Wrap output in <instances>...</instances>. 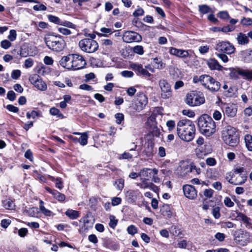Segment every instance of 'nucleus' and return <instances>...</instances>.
Returning a JSON list of instances; mask_svg holds the SVG:
<instances>
[{
  "instance_id": "32",
  "label": "nucleus",
  "mask_w": 252,
  "mask_h": 252,
  "mask_svg": "<svg viewBox=\"0 0 252 252\" xmlns=\"http://www.w3.org/2000/svg\"><path fill=\"white\" fill-rule=\"evenodd\" d=\"M2 206L5 209L9 210H15L16 205L13 200L6 199L2 201Z\"/></svg>"
},
{
  "instance_id": "56",
  "label": "nucleus",
  "mask_w": 252,
  "mask_h": 252,
  "mask_svg": "<svg viewBox=\"0 0 252 252\" xmlns=\"http://www.w3.org/2000/svg\"><path fill=\"white\" fill-rule=\"evenodd\" d=\"M127 231L128 234L134 235L137 232V229L134 225H131L127 228Z\"/></svg>"
},
{
  "instance_id": "24",
  "label": "nucleus",
  "mask_w": 252,
  "mask_h": 252,
  "mask_svg": "<svg viewBox=\"0 0 252 252\" xmlns=\"http://www.w3.org/2000/svg\"><path fill=\"white\" fill-rule=\"evenodd\" d=\"M140 194L138 189H129L126 191V196L129 202L134 203Z\"/></svg>"
},
{
  "instance_id": "19",
  "label": "nucleus",
  "mask_w": 252,
  "mask_h": 252,
  "mask_svg": "<svg viewBox=\"0 0 252 252\" xmlns=\"http://www.w3.org/2000/svg\"><path fill=\"white\" fill-rule=\"evenodd\" d=\"M73 70H77L85 67L86 61L82 56L73 54Z\"/></svg>"
},
{
  "instance_id": "43",
  "label": "nucleus",
  "mask_w": 252,
  "mask_h": 252,
  "mask_svg": "<svg viewBox=\"0 0 252 252\" xmlns=\"http://www.w3.org/2000/svg\"><path fill=\"white\" fill-rule=\"evenodd\" d=\"M199 11L202 14H205L211 12V8L206 4H202L198 6Z\"/></svg>"
},
{
  "instance_id": "55",
  "label": "nucleus",
  "mask_w": 252,
  "mask_h": 252,
  "mask_svg": "<svg viewBox=\"0 0 252 252\" xmlns=\"http://www.w3.org/2000/svg\"><path fill=\"white\" fill-rule=\"evenodd\" d=\"M217 57L223 62L227 63L228 61V57L223 53H216Z\"/></svg>"
},
{
  "instance_id": "8",
  "label": "nucleus",
  "mask_w": 252,
  "mask_h": 252,
  "mask_svg": "<svg viewBox=\"0 0 252 252\" xmlns=\"http://www.w3.org/2000/svg\"><path fill=\"white\" fill-rule=\"evenodd\" d=\"M80 49L84 52L93 53L95 52L98 48L97 42L92 38H84L79 42Z\"/></svg>"
},
{
  "instance_id": "14",
  "label": "nucleus",
  "mask_w": 252,
  "mask_h": 252,
  "mask_svg": "<svg viewBox=\"0 0 252 252\" xmlns=\"http://www.w3.org/2000/svg\"><path fill=\"white\" fill-rule=\"evenodd\" d=\"M123 40L126 43L140 42L142 40L141 36L138 33L132 31H126L123 35Z\"/></svg>"
},
{
  "instance_id": "46",
  "label": "nucleus",
  "mask_w": 252,
  "mask_h": 252,
  "mask_svg": "<svg viewBox=\"0 0 252 252\" xmlns=\"http://www.w3.org/2000/svg\"><path fill=\"white\" fill-rule=\"evenodd\" d=\"M50 113L53 116H57L58 118L60 119H63L64 117L63 115L60 113V110L54 107L50 108Z\"/></svg>"
},
{
  "instance_id": "30",
  "label": "nucleus",
  "mask_w": 252,
  "mask_h": 252,
  "mask_svg": "<svg viewBox=\"0 0 252 252\" xmlns=\"http://www.w3.org/2000/svg\"><path fill=\"white\" fill-rule=\"evenodd\" d=\"M243 61L245 63H251L252 62V49L243 51L241 53Z\"/></svg>"
},
{
  "instance_id": "39",
  "label": "nucleus",
  "mask_w": 252,
  "mask_h": 252,
  "mask_svg": "<svg viewBox=\"0 0 252 252\" xmlns=\"http://www.w3.org/2000/svg\"><path fill=\"white\" fill-rule=\"evenodd\" d=\"M245 142L248 150L252 151V136L247 134L245 136Z\"/></svg>"
},
{
  "instance_id": "5",
  "label": "nucleus",
  "mask_w": 252,
  "mask_h": 252,
  "mask_svg": "<svg viewBox=\"0 0 252 252\" xmlns=\"http://www.w3.org/2000/svg\"><path fill=\"white\" fill-rule=\"evenodd\" d=\"M185 102L190 106H197L204 103L205 99L202 93L192 91L186 95Z\"/></svg>"
},
{
  "instance_id": "28",
  "label": "nucleus",
  "mask_w": 252,
  "mask_h": 252,
  "mask_svg": "<svg viewBox=\"0 0 252 252\" xmlns=\"http://www.w3.org/2000/svg\"><path fill=\"white\" fill-rule=\"evenodd\" d=\"M154 144L152 141H148L145 143L144 145V149L143 151L144 154L148 157H150L153 155L154 153Z\"/></svg>"
},
{
  "instance_id": "13",
  "label": "nucleus",
  "mask_w": 252,
  "mask_h": 252,
  "mask_svg": "<svg viewBox=\"0 0 252 252\" xmlns=\"http://www.w3.org/2000/svg\"><path fill=\"white\" fill-rule=\"evenodd\" d=\"M158 85L161 90V97L163 99H167L171 96L172 92L171 86L167 80L162 79L159 80Z\"/></svg>"
},
{
  "instance_id": "15",
  "label": "nucleus",
  "mask_w": 252,
  "mask_h": 252,
  "mask_svg": "<svg viewBox=\"0 0 252 252\" xmlns=\"http://www.w3.org/2000/svg\"><path fill=\"white\" fill-rule=\"evenodd\" d=\"M48 19L50 22L59 25L63 26L65 27L72 29H75L76 28V26L71 22L67 21H63L61 20L59 17L54 15H48Z\"/></svg>"
},
{
  "instance_id": "16",
  "label": "nucleus",
  "mask_w": 252,
  "mask_h": 252,
  "mask_svg": "<svg viewBox=\"0 0 252 252\" xmlns=\"http://www.w3.org/2000/svg\"><path fill=\"white\" fill-rule=\"evenodd\" d=\"M169 52L171 55L182 59H186L191 56L190 54L191 52L190 50H186L177 49L175 47H171Z\"/></svg>"
},
{
  "instance_id": "34",
  "label": "nucleus",
  "mask_w": 252,
  "mask_h": 252,
  "mask_svg": "<svg viewBox=\"0 0 252 252\" xmlns=\"http://www.w3.org/2000/svg\"><path fill=\"white\" fill-rule=\"evenodd\" d=\"M236 219L242 221L247 225L251 224V219L242 213H237Z\"/></svg>"
},
{
  "instance_id": "21",
  "label": "nucleus",
  "mask_w": 252,
  "mask_h": 252,
  "mask_svg": "<svg viewBox=\"0 0 252 252\" xmlns=\"http://www.w3.org/2000/svg\"><path fill=\"white\" fill-rule=\"evenodd\" d=\"M191 163L189 164L188 162L182 161L180 162L179 166L178 168V173L181 176H185L189 173L190 172Z\"/></svg>"
},
{
  "instance_id": "51",
  "label": "nucleus",
  "mask_w": 252,
  "mask_h": 252,
  "mask_svg": "<svg viewBox=\"0 0 252 252\" xmlns=\"http://www.w3.org/2000/svg\"><path fill=\"white\" fill-rule=\"evenodd\" d=\"M171 233L175 236H178L182 235L180 229H178L176 226H172L170 229Z\"/></svg>"
},
{
  "instance_id": "54",
  "label": "nucleus",
  "mask_w": 252,
  "mask_h": 252,
  "mask_svg": "<svg viewBox=\"0 0 252 252\" xmlns=\"http://www.w3.org/2000/svg\"><path fill=\"white\" fill-rule=\"evenodd\" d=\"M11 46V42L6 39L3 40L0 42V46L4 49H7Z\"/></svg>"
},
{
  "instance_id": "36",
  "label": "nucleus",
  "mask_w": 252,
  "mask_h": 252,
  "mask_svg": "<svg viewBox=\"0 0 252 252\" xmlns=\"http://www.w3.org/2000/svg\"><path fill=\"white\" fill-rule=\"evenodd\" d=\"M247 179V176L246 173H244L243 174L238 175L235 179V183L234 185H242L245 183Z\"/></svg>"
},
{
  "instance_id": "25",
  "label": "nucleus",
  "mask_w": 252,
  "mask_h": 252,
  "mask_svg": "<svg viewBox=\"0 0 252 252\" xmlns=\"http://www.w3.org/2000/svg\"><path fill=\"white\" fill-rule=\"evenodd\" d=\"M209 148V146L208 145L198 146L195 149L196 155L200 158H203L204 156L210 152Z\"/></svg>"
},
{
  "instance_id": "50",
  "label": "nucleus",
  "mask_w": 252,
  "mask_h": 252,
  "mask_svg": "<svg viewBox=\"0 0 252 252\" xmlns=\"http://www.w3.org/2000/svg\"><path fill=\"white\" fill-rule=\"evenodd\" d=\"M166 125L168 128L169 131H172L175 128L176 124L175 122L173 120H169L166 122Z\"/></svg>"
},
{
  "instance_id": "52",
  "label": "nucleus",
  "mask_w": 252,
  "mask_h": 252,
  "mask_svg": "<svg viewBox=\"0 0 252 252\" xmlns=\"http://www.w3.org/2000/svg\"><path fill=\"white\" fill-rule=\"evenodd\" d=\"M17 37L16 32L15 30H11L9 32V34L8 36V38L10 41H14Z\"/></svg>"
},
{
  "instance_id": "3",
  "label": "nucleus",
  "mask_w": 252,
  "mask_h": 252,
  "mask_svg": "<svg viewBox=\"0 0 252 252\" xmlns=\"http://www.w3.org/2000/svg\"><path fill=\"white\" fill-rule=\"evenodd\" d=\"M221 138L224 142L231 147H236L239 143L240 136L236 129L230 126H225L222 131Z\"/></svg>"
},
{
  "instance_id": "22",
  "label": "nucleus",
  "mask_w": 252,
  "mask_h": 252,
  "mask_svg": "<svg viewBox=\"0 0 252 252\" xmlns=\"http://www.w3.org/2000/svg\"><path fill=\"white\" fill-rule=\"evenodd\" d=\"M141 182L137 183V186L142 189H149L157 192L158 190V187L152 182H148L147 179L141 178Z\"/></svg>"
},
{
  "instance_id": "20",
  "label": "nucleus",
  "mask_w": 252,
  "mask_h": 252,
  "mask_svg": "<svg viewBox=\"0 0 252 252\" xmlns=\"http://www.w3.org/2000/svg\"><path fill=\"white\" fill-rule=\"evenodd\" d=\"M73 54H69L62 57L60 61V64L65 68L73 70Z\"/></svg>"
},
{
  "instance_id": "64",
  "label": "nucleus",
  "mask_w": 252,
  "mask_h": 252,
  "mask_svg": "<svg viewBox=\"0 0 252 252\" xmlns=\"http://www.w3.org/2000/svg\"><path fill=\"white\" fill-rule=\"evenodd\" d=\"M214 190L212 189H205L203 191V195L207 198H211L212 197Z\"/></svg>"
},
{
  "instance_id": "7",
  "label": "nucleus",
  "mask_w": 252,
  "mask_h": 252,
  "mask_svg": "<svg viewBox=\"0 0 252 252\" xmlns=\"http://www.w3.org/2000/svg\"><path fill=\"white\" fill-rule=\"evenodd\" d=\"M229 77L233 80H238L239 75L248 81L252 80V69H244L240 67H230L229 68Z\"/></svg>"
},
{
  "instance_id": "6",
  "label": "nucleus",
  "mask_w": 252,
  "mask_h": 252,
  "mask_svg": "<svg viewBox=\"0 0 252 252\" xmlns=\"http://www.w3.org/2000/svg\"><path fill=\"white\" fill-rule=\"evenodd\" d=\"M200 82L202 85L212 92L218 91L220 87V82L208 75H201Z\"/></svg>"
},
{
  "instance_id": "23",
  "label": "nucleus",
  "mask_w": 252,
  "mask_h": 252,
  "mask_svg": "<svg viewBox=\"0 0 252 252\" xmlns=\"http://www.w3.org/2000/svg\"><path fill=\"white\" fill-rule=\"evenodd\" d=\"M130 66L133 70L137 71L138 74L148 77L151 76V74L146 68H143V65L141 64L132 63L130 64Z\"/></svg>"
},
{
  "instance_id": "58",
  "label": "nucleus",
  "mask_w": 252,
  "mask_h": 252,
  "mask_svg": "<svg viewBox=\"0 0 252 252\" xmlns=\"http://www.w3.org/2000/svg\"><path fill=\"white\" fill-rule=\"evenodd\" d=\"M220 208L216 207L213 208L212 210V214L215 219H219L220 217Z\"/></svg>"
},
{
  "instance_id": "44",
  "label": "nucleus",
  "mask_w": 252,
  "mask_h": 252,
  "mask_svg": "<svg viewBox=\"0 0 252 252\" xmlns=\"http://www.w3.org/2000/svg\"><path fill=\"white\" fill-rule=\"evenodd\" d=\"M88 132H84L81 134V137L78 138V142L82 145L85 146L87 145L88 143Z\"/></svg>"
},
{
  "instance_id": "9",
  "label": "nucleus",
  "mask_w": 252,
  "mask_h": 252,
  "mask_svg": "<svg viewBox=\"0 0 252 252\" xmlns=\"http://www.w3.org/2000/svg\"><path fill=\"white\" fill-rule=\"evenodd\" d=\"M148 99L147 95L142 92L136 94L133 108L137 112L142 111L148 104Z\"/></svg>"
},
{
  "instance_id": "41",
  "label": "nucleus",
  "mask_w": 252,
  "mask_h": 252,
  "mask_svg": "<svg viewBox=\"0 0 252 252\" xmlns=\"http://www.w3.org/2000/svg\"><path fill=\"white\" fill-rule=\"evenodd\" d=\"M65 215L71 219H76L79 217V212L77 211L68 209L65 212Z\"/></svg>"
},
{
  "instance_id": "61",
  "label": "nucleus",
  "mask_w": 252,
  "mask_h": 252,
  "mask_svg": "<svg viewBox=\"0 0 252 252\" xmlns=\"http://www.w3.org/2000/svg\"><path fill=\"white\" fill-rule=\"evenodd\" d=\"M21 75V71L18 69L14 70L11 73V78L13 79H17Z\"/></svg>"
},
{
  "instance_id": "53",
  "label": "nucleus",
  "mask_w": 252,
  "mask_h": 252,
  "mask_svg": "<svg viewBox=\"0 0 252 252\" xmlns=\"http://www.w3.org/2000/svg\"><path fill=\"white\" fill-rule=\"evenodd\" d=\"M115 118H116V123L120 125L122 122L124 120V116L122 113H118L115 114Z\"/></svg>"
},
{
  "instance_id": "59",
  "label": "nucleus",
  "mask_w": 252,
  "mask_h": 252,
  "mask_svg": "<svg viewBox=\"0 0 252 252\" xmlns=\"http://www.w3.org/2000/svg\"><path fill=\"white\" fill-rule=\"evenodd\" d=\"M33 9L35 11H45L47 7L44 4H39L34 5Z\"/></svg>"
},
{
  "instance_id": "47",
  "label": "nucleus",
  "mask_w": 252,
  "mask_h": 252,
  "mask_svg": "<svg viewBox=\"0 0 252 252\" xmlns=\"http://www.w3.org/2000/svg\"><path fill=\"white\" fill-rule=\"evenodd\" d=\"M152 172H153V177H152V181L155 183H158L160 182V179L158 177V170L156 168H153L152 170Z\"/></svg>"
},
{
  "instance_id": "11",
  "label": "nucleus",
  "mask_w": 252,
  "mask_h": 252,
  "mask_svg": "<svg viewBox=\"0 0 252 252\" xmlns=\"http://www.w3.org/2000/svg\"><path fill=\"white\" fill-rule=\"evenodd\" d=\"M234 240L237 244L241 246H246L251 241L249 233L239 229L235 232Z\"/></svg>"
},
{
  "instance_id": "12",
  "label": "nucleus",
  "mask_w": 252,
  "mask_h": 252,
  "mask_svg": "<svg viewBox=\"0 0 252 252\" xmlns=\"http://www.w3.org/2000/svg\"><path fill=\"white\" fill-rule=\"evenodd\" d=\"M30 82L37 89L41 91H45L47 89L46 83L37 74H32L30 76L29 79Z\"/></svg>"
},
{
  "instance_id": "37",
  "label": "nucleus",
  "mask_w": 252,
  "mask_h": 252,
  "mask_svg": "<svg viewBox=\"0 0 252 252\" xmlns=\"http://www.w3.org/2000/svg\"><path fill=\"white\" fill-rule=\"evenodd\" d=\"M152 169L150 168H143L139 172V177H142L143 179H148L151 177V172Z\"/></svg>"
},
{
  "instance_id": "33",
  "label": "nucleus",
  "mask_w": 252,
  "mask_h": 252,
  "mask_svg": "<svg viewBox=\"0 0 252 252\" xmlns=\"http://www.w3.org/2000/svg\"><path fill=\"white\" fill-rule=\"evenodd\" d=\"M153 63L154 67L158 69H162L166 66V64L162 62V59L160 57L154 58Z\"/></svg>"
},
{
  "instance_id": "60",
  "label": "nucleus",
  "mask_w": 252,
  "mask_h": 252,
  "mask_svg": "<svg viewBox=\"0 0 252 252\" xmlns=\"http://www.w3.org/2000/svg\"><path fill=\"white\" fill-rule=\"evenodd\" d=\"M117 188L119 190H122L124 187V180L122 179H119L116 181Z\"/></svg>"
},
{
  "instance_id": "26",
  "label": "nucleus",
  "mask_w": 252,
  "mask_h": 252,
  "mask_svg": "<svg viewBox=\"0 0 252 252\" xmlns=\"http://www.w3.org/2000/svg\"><path fill=\"white\" fill-rule=\"evenodd\" d=\"M160 212L163 216L170 219L173 215V209L168 204H163L160 208Z\"/></svg>"
},
{
  "instance_id": "29",
  "label": "nucleus",
  "mask_w": 252,
  "mask_h": 252,
  "mask_svg": "<svg viewBox=\"0 0 252 252\" xmlns=\"http://www.w3.org/2000/svg\"><path fill=\"white\" fill-rule=\"evenodd\" d=\"M207 65L211 70H221L222 68V66L215 59H209L207 61Z\"/></svg>"
},
{
  "instance_id": "2",
  "label": "nucleus",
  "mask_w": 252,
  "mask_h": 252,
  "mask_svg": "<svg viewBox=\"0 0 252 252\" xmlns=\"http://www.w3.org/2000/svg\"><path fill=\"white\" fill-rule=\"evenodd\" d=\"M197 125L200 132L207 136H211L216 131L215 122L207 114L199 118Z\"/></svg>"
},
{
  "instance_id": "40",
  "label": "nucleus",
  "mask_w": 252,
  "mask_h": 252,
  "mask_svg": "<svg viewBox=\"0 0 252 252\" xmlns=\"http://www.w3.org/2000/svg\"><path fill=\"white\" fill-rule=\"evenodd\" d=\"M24 213L30 217H35L38 214V209L37 207H32L26 209Z\"/></svg>"
},
{
  "instance_id": "35",
  "label": "nucleus",
  "mask_w": 252,
  "mask_h": 252,
  "mask_svg": "<svg viewBox=\"0 0 252 252\" xmlns=\"http://www.w3.org/2000/svg\"><path fill=\"white\" fill-rule=\"evenodd\" d=\"M238 43L241 45L247 44L249 43V38L248 36L243 33H239L237 37Z\"/></svg>"
},
{
  "instance_id": "4",
  "label": "nucleus",
  "mask_w": 252,
  "mask_h": 252,
  "mask_svg": "<svg viewBox=\"0 0 252 252\" xmlns=\"http://www.w3.org/2000/svg\"><path fill=\"white\" fill-rule=\"evenodd\" d=\"M44 41L48 48L55 52L63 51L66 45L64 40L60 35H47L44 37Z\"/></svg>"
},
{
  "instance_id": "17",
  "label": "nucleus",
  "mask_w": 252,
  "mask_h": 252,
  "mask_svg": "<svg viewBox=\"0 0 252 252\" xmlns=\"http://www.w3.org/2000/svg\"><path fill=\"white\" fill-rule=\"evenodd\" d=\"M222 109L223 114L229 117H235L237 111L236 106L230 103L224 104L222 106Z\"/></svg>"
},
{
  "instance_id": "48",
  "label": "nucleus",
  "mask_w": 252,
  "mask_h": 252,
  "mask_svg": "<svg viewBox=\"0 0 252 252\" xmlns=\"http://www.w3.org/2000/svg\"><path fill=\"white\" fill-rule=\"evenodd\" d=\"M133 51L134 53L140 55L144 54V51L143 47L141 45H136L133 48Z\"/></svg>"
},
{
  "instance_id": "62",
  "label": "nucleus",
  "mask_w": 252,
  "mask_h": 252,
  "mask_svg": "<svg viewBox=\"0 0 252 252\" xmlns=\"http://www.w3.org/2000/svg\"><path fill=\"white\" fill-rule=\"evenodd\" d=\"M224 203L225 206L228 207H232L234 206V203L228 197H226L224 199Z\"/></svg>"
},
{
  "instance_id": "63",
  "label": "nucleus",
  "mask_w": 252,
  "mask_h": 252,
  "mask_svg": "<svg viewBox=\"0 0 252 252\" xmlns=\"http://www.w3.org/2000/svg\"><path fill=\"white\" fill-rule=\"evenodd\" d=\"M144 13V10L142 8L138 7L137 9L133 13V15L134 17H138L143 15Z\"/></svg>"
},
{
  "instance_id": "18",
  "label": "nucleus",
  "mask_w": 252,
  "mask_h": 252,
  "mask_svg": "<svg viewBox=\"0 0 252 252\" xmlns=\"http://www.w3.org/2000/svg\"><path fill=\"white\" fill-rule=\"evenodd\" d=\"M185 196L189 199H194L197 196V191L191 185H186L183 187Z\"/></svg>"
},
{
  "instance_id": "1",
  "label": "nucleus",
  "mask_w": 252,
  "mask_h": 252,
  "mask_svg": "<svg viewBox=\"0 0 252 252\" xmlns=\"http://www.w3.org/2000/svg\"><path fill=\"white\" fill-rule=\"evenodd\" d=\"M195 133V125L191 121L182 120L177 123V133L181 139L190 141L193 139Z\"/></svg>"
},
{
  "instance_id": "38",
  "label": "nucleus",
  "mask_w": 252,
  "mask_h": 252,
  "mask_svg": "<svg viewBox=\"0 0 252 252\" xmlns=\"http://www.w3.org/2000/svg\"><path fill=\"white\" fill-rule=\"evenodd\" d=\"M138 156V153L136 152H124L123 154L121 155V157L120 158L125 159H129L132 158L133 157L135 158H137Z\"/></svg>"
},
{
  "instance_id": "49",
  "label": "nucleus",
  "mask_w": 252,
  "mask_h": 252,
  "mask_svg": "<svg viewBox=\"0 0 252 252\" xmlns=\"http://www.w3.org/2000/svg\"><path fill=\"white\" fill-rule=\"evenodd\" d=\"M57 30L61 33L65 35H68L72 33L70 30L65 27H59Z\"/></svg>"
},
{
  "instance_id": "10",
  "label": "nucleus",
  "mask_w": 252,
  "mask_h": 252,
  "mask_svg": "<svg viewBox=\"0 0 252 252\" xmlns=\"http://www.w3.org/2000/svg\"><path fill=\"white\" fill-rule=\"evenodd\" d=\"M216 53H223L230 55L234 53L235 48L234 46L228 41H219L215 46Z\"/></svg>"
},
{
  "instance_id": "42",
  "label": "nucleus",
  "mask_w": 252,
  "mask_h": 252,
  "mask_svg": "<svg viewBox=\"0 0 252 252\" xmlns=\"http://www.w3.org/2000/svg\"><path fill=\"white\" fill-rule=\"evenodd\" d=\"M39 204V208L41 212L46 216H51L52 213L50 210L45 208L44 206V202L42 200H40Z\"/></svg>"
},
{
  "instance_id": "57",
  "label": "nucleus",
  "mask_w": 252,
  "mask_h": 252,
  "mask_svg": "<svg viewBox=\"0 0 252 252\" xmlns=\"http://www.w3.org/2000/svg\"><path fill=\"white\" fill-rule=\"evenodd\" d=\"M184 115L188 116L189 118H192L195 116V113L190 110L185 109L182 111Z\"/></svg>"
},
{
  "instance_id": "27",
  "label": "nucleus",
  "mask_w": 252,
  "mask_h": 252,
  "mask_svg": "<svg viewBox=\"0 0 252 252\" xmlns=\"http://www.w3.org/2000/svg\"><path fill=\"white\" fill-rule=\"evenodd\" d=\"M113 41L109 39H105L102 40V46L104 54L108 55L110 53L113 48Z\"/></svg>"
},
{
  "instance_id": "31",
  "label": "nucleus",
  "mask_w": 252,
  "mask_h": 252,
  "mask_svg": "<svg viewBox=\"0 0 252 252\" xmlns=\"http://www.w3.org/2000/svg\"><path fill=\"white\" fill-rule=\"evenodd\" d=\"M148 124H150L151 123H152L153 127L152 128V130H151V132L152 135L154 136L158 137L160 134V130L157 126H156V123L153 118H149L148 119Z\"/></svg>"
},
{
  "instance_id": "45",
  "label": "nucleus",
  "mask_w": 252,
  "mask_h": 252,
  "mask_svg": "<svg viewBox=\"0 0 252 252\" xmlns=\"http://www.w3.org/2000/svg\"><path fill=\"white\" fill-rule=\"evenodd\" d=\"M52 195L56 199L60 202H63L65 199V196L63 194L56 190Z\"/></svg>"
}]
</instances>
